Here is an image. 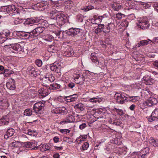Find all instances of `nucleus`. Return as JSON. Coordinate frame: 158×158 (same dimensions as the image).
I'll return each mask as SVG.
<instances>
[{"mask_svg": "<svg viewBox=\"0 0 158 158\" xmlns=\"http://www.w3.org/2000/svg\"><path fill=\"white\" fill-rule=\"evenodd\" d=\"M114 98L116 100L117 102L120 104H123L125 101H130L133 100V99L135 98V97H129L127 94L123 92H120L119 93L117 92L114 95Z\"/></svg>", "mask_w": 158, "mask_h": 158, "instance_id": "nucleus-1", "label": "nucleus"}, {"mask_svg": "<svg viewBox=\"0 0 158 158\" xmlns=\"http://www.w3.org/2000/svg\"><path fill=\"white\" fill-rule=\"evenodd\" d=\"M53 13L55 16H56L57 24L59 26L64 25L65 23L66 17L62 13V11H59L55 10Z\"/></svg>", "mask_w": 158, "mask_h": 158, "instance_id": "nucleus-2", "label": "nucleus"}, {"mask_svg": "<svg viewBox=\"0 0 158 158\" xmlns=\"http://www.w3.org/2000/svg\"><path fill=\"white\" fill-rule=\"evenodd\" d=\"M16 40V39L14 38L9 39L8 40L11 43L10 44V45H6L5 47H6L7 46L10 45L13 50L17 52V53H18V52L21 51L22 50L23 47L21 46L20 44L15 43Z\"/></svg>", "mask_w": 158, "mask_h": 158, "instance_id": "nucleus-3", "label": "nucleus"}, {"mask_svg": "<svg viewBox=\"0 0 158 158\" xmlns=\"http://www.w3.org/2000/svg\"><path fill=\"white\" fill-rule=\"evenodd\" d=\"M82 30L79 28H71L67 31L66 33L69 35L81 36Z\"/></svg>", "mask_w": 158, "mask_h": 158, "instance_id": "nucleus-4", "label": "nucleus"}, {"mask_svg": "<svg viewBox=\"0 0 158 158\" xmlns=\"http://www.w3.org/2000/svg\"><path fill=\"white\" fill-rule=\"evenodd\" d=\"M49 5V2L47 1H43L34 5V6L35 7L37 8L38 10L42 11L47 8Z\"/></svg>", "mask_w": 158, "mask_h": 158, "instance_id": "nucleus-5", "label": "nucleus"}, {"mask_svg": "<svg viewBox=\"0 0 158 158\" xmlns=\"http://www.w3.org/2000/svg\"><path fill=\"white\" fill-rule=\"evenodd\" d=\"M24 145L26 148H29L31 150H35L38 149L37 143L35 141L25 142Z\"/></svg>", "mask_w": 158, "mask_h": 158, "instance_id": "nucleus-6", "label": "nucleus"}, {"mask_svg": "<svg viewBox=\"0 0 158 158\" xmlns=\"http://www.w3.org/2000/svg\"><path fill=\"white\" fill-rule=\"evenodd\" d=\"M45 27L42 26L36 27L32 30L33 36L35 37L39 35L40 34L42 33L45 30Z\"/></svg>", "mask_w": 158, "mask_h": 158, "instance_id": "nucleus-7", "label": "nucleus"}, {"mask_svg": "<svg viewBox=\"0 0 158 158\" xmlns=\"http://www.w3.org/2000/svg\"><path fill=\"white\" fill-rule=\"evenodd\" d=\"M74 82L77 84H82L85 81V78L82 75L80 74L76 75L73 77Z\"/></svg>", "mask_w": 158, "mask_h": 158, "instance_id": "nucleus-8", "label": "nucleus"}, {"mask_svg": "<svg viewBox=\"0 0 158 158\" xmlns=\"http://www.w3.org/2000/svg\"><path fill=\"white\" fill-rule=\"evenodd\" d=\"M139 26L140 28L142 29H145L148 27L149 24L146 18H144L143 19H140L139 20Z\"/></svg>", "mask_w": 158, "mask_h": 158, "instance_id": "nucleus-9", "label": "nucleus"}, {"mask_svg": "<svg viewBox=\"0 0 158 158\" xmlns=\"http://www.w3.org/2000/svg\"><path fill=\"white\" fill-rule=\"evenodd\" d=\"M6 10L7 13L11 16L13 14L19 13L16 10L15 6L13 5H8L6 8Z\"/></svg>", "mask_w": 158, "mask_h": 158, "instance_id": "nucleus-10", "label": "nucleus"}, {"mask_svg": "<svg viewBox=\"0 0 158 158\" xmlns=\"http://www.w3.org/2000/svg\"><path fill=\"white\" fill-rule=\"evenodd\" d=\"M44 106V104L42 102H40L35 103L34 105L33 109L34 111L38 113L42 110Z\"/></svg>", "mask_w": 158, "mask_h": 158, "instance_id": "nucleus-11", "label": "nucleus"}, {"mask_svg": "<svg viewBox=\"0 0 158 158\" xmlns=\"http://www.w3.org/2000/svg\"><path fill=\"white\" fill-rule=\"evenodd\" d=\"M13 19L14 23L15 24L18 25L20 24L22 22V19H19L20 14L18 13L14 14L11 15Z\"/></svg>", "mask_w": 158, "mask_h": 158, "instance_id": "nucleus-12", "label": "nucleus"}, {"mask_svg": "<svg viewBox=\"0 0 158 158\" xmlns=\"http://www.w3.org/2000/svg\"><path fill=\"white\" fill-rule=\"evenodd\" d=\"M145 104L148 106H152L156 105L157 103V99L153 97L149 98L145 102Z\"/></svg>", "mask_w": 158, "mask_h": 158, "instance_id": "nucleus-13", "label": "nucleus"}, {"mask_svg": "<svg viewBox=\"0 0 158 158\" xmlns=\"http://www.w3.org/2000/svg\"><path fill=\"white\" fill-rule=\"evenodd\" d=\"M7 88L10 90H14L16 89L15 81L13 79L9 80L8 82L6 83Z\"/></svg>", "mask_w": 158, "mask_h": 158, "instance_id": "nucleus-14", "label": "nucleus"}, {"mask_svg": "<svg viewBox=\"0 0 158 158\" xmlns=\"http://www.w3.org/2000/svg\"><path fill=\"white\" fill-rule=\"evenodd\" d=\"M39 21V19L35 18H28L26 19L23 24L25 25H31V26H32L31 24L38 23Z\"/></svg>", "mask_w": 158, "mask_h": 158, "instance_id": "nucleus-15", "label": "nucleus"}, {"mask_svg": "<svg viewBox=\"0 0 158 158\" xmlns=\"http://www.w3.org/2000/svg\"><path fill=\"white\" fill-rule=\"evenodd\" d=\"M148 120L150 122L158 120V108L155 109L152 112Z\"/></svg>", "mask_w": 158, "mask_h": 158, "instance_id": "nucleus-16", "label": "nucleus"}, {"mask_svg": "<svg viewBox=\"0 0 158 158\" xmlns=\"http://www.w3.org/2000/svg\"><path fill=\"white\" fill-rule=\"evenodd\" d=\"M43 79L44 80L43 81V82H44L43 83V84L44 85V86H46L47 85L45 82H46V81H49V82H53L55 80V78L52 74H47L45 76Z\"/></svg>", "mask_w": 158, "mask_h": 158, "instance_id": "nucleus-17", "label": "nucleus"}, {"mask_svg": "<svg viewBox=\"0 0 158 158\" xmlns=\"http://www.w3.org/2000/svg\"><path fill=\"white\" fill-rule=\"evenodd\" d=\"M38 93L39 96H42L43 98L45 97L49 94L48 89L46 88L40 89L38 91Z\"/></svg>", "mask_w": 158, "mask_h": 158, "instance_id": "nucleus-18", "label": "nucleus"}, {"mask_svg": "<svg viewBox=\"0 0 158 158\" xmlns=\"http://www.w3.org/2000/svg\"><path fill=\"white\" fill-rule=\"evenodd\" d=\"M143 79L145 81V83L146 85H151L155 82V80L151 78L150 76L148 75H145L143 77Z\"/></svg>", "mask_w": 158, "mask_h": 158, "instance_id": "nucleus-19", "label": "nucleus"}, {"mask_svg": "<svg viewBox=\"0 0 158 158\" xmlns=\"http://www.w3.org/2000/svg\"><path fill=\"white\" fill-rule=\"evenodd\" d=\"M102 27V31L105 33H108L110 32V29L111 27L114 25L113 23H110L107 25H104L103 24H101Z\"/></svg>", "mask_w": 158, "mask_h": 158, "instance_id": "nucleus-20", "label": "nucleus"}, {"mask_svg": "<svg viewBox=\"0 0 158 158\" xmlns=\"http://www.w3.org/2000/svg\"><path fill=\"white\" fill-rule=\"evenodd\" d=\"M9 116L8 115L3 116L0 119L1 125H7L9 123Z\"/></svg>", "mask_w": 158, "mask_h": 158, "instance_id": "nucleus-21", "label": "nucleus"}, {"mask_svg": "<svg viewBox=\"0 0 158 158\" xmlns=\"http://www.w3.org/2000/svg\"><path fill=\"white\" fill-rule=\"evenodd\" d=\"M50 69L58 73L59 75H61V73L60 71L61 66L60 64H57L56 65L54 64L53 65L51 66Z\"/></svg>", "mask_w": 158, "mask_h": 158, "instance_id": "nucleus-22", "label": "nucleus"}, {"mask_svg": "<svg viewBox=\"0 0 158 158\" xmlns=\"http://www.w3.org/2000/svg\"><path fill=\"white\" fill-rule=\"evenodd\" d=\"M55 12V10L52 11L50 13V19L49 22L51 25H55L57 23V20H56V16H55L53 14Z\"/></svg>", "mask_w": 158, "mask_h": 158, "instance_id": "nucleus-23", "label": "nucleus"}, {"mask_svg": "<svg viewBox=\"0 0 158 158\" xmlns=\"http://www.w3.org/2000/svg\"><path fill=\"white\" fill-rule=\"evenodd\" d=\"M74 53V51L73 49L72 48L69 47L64 52V55L66 57H69L73 55Z\"/></svg>", "mask_w": 158, "mask_h": 158, "instance_id": "nucleus-24", "label": "nucleus"}, {"mask_svg": "<svg viewBox=\"0 0 158 158\" xmlns=\"http://www.w3.org/2000/svg\"><path fill=\"white\" fill-rule=\"evenodd\" d=\"M9 106L7 102V100L0 99V108L1 109H5L7 108Z\"/></svg>", "mask_w": 158, "mask_h": 158, "instance_id": "nucleus-25", "label": "nucleus"}, {"mask_svg": "<svg viewBox=\"0 0 158 158\" xmlns=\"http://www.w3.org/2000/svg\"><path fill=\"white\" fill-rule=\"evenodd\" d=\"M47 49L49 52L54 53L58 50V48L55 45H51L48 46Z\"/></svg>", "mask_w": 158, "mask_h": 158, "instance_id": "nucleus-26", "label": "nucleus"}, {"mask_svg": "<svg viewBox=\"0 0 158 158\" xmlns=\"http://www.w3.org/2000/svg\"><path fill=\"white\" fill-rule=\"evenodd\" d=\"M97 54L94 53H92L91 54L90 58L92 62L98 65L99 64V61L97 57Z\"/></svg>", "mask_w": 158, "mask_h": 158, "instance_id": "nucleus-27", "label": "nucleus"}, {"mask_svg": "<svg viewBox=\"0 0 158 158\" xmlns=\"http://www.w3.org/2000/svg\"><path fill=\"white\" fill-rule=\"evenodd\" d=\"M22 36L26 38V39L29 38H34L32 31L23 33L22 34Z\"/></svg>", "mask_w": 158, "mask_h": 158, "instance_id": "nucleus-28", "label": "nucleus"}, {"mask_svg": "<svg viewBox=\"0 0 158 158\" xmlns=\"http://www.w3.org/2000/svg\"><path fill=\"white\" fill-rule=\"evenodd\" d=\"M74 107L75 109H78L81 111L85 109L84 105L81 103H79L75 104Z\"/></svg>", "mask_w": 158, "mask_h": 158, "instance_id": "nucleus-29", "label": "nucleus"}, {"mask_svg": "<svg viewBox=\"0 0 158 158\" xmlns=\"http://www.w3.org/2000/svg\"><path fill=\"white\" fill-rule=\"evenodd\" d=\"M104 18V15L101 16V18H98V19H96L95 18H92L91 19V22L93 24H98L101 23Z\"/></svg>", "mask_w": 158, "mask_h": 158, "instance_id": "nucleus-30", "label": "nucleus"}, {"mask_svg": "<svg viewBox=\"0 0 158 158\" xmlns=\"http://www.w3.org/2000/svg\"><path fill=\"white\" fill-rule=\"evenodd\" d=\"M60 87V85L59 84L56 83H53L51 84L49 87L50 89L56 90L59 89Z\"/></svg>", "mask_w": 158, "mask_h": 158, "instance_id": "nucleus-31", "label": "nucleus"}, {"mask_svg": "<svg viewBox=\"0 0 158 158\" xmlns=\"http://www.w3.org/2000/svg\"><path fill=\"white\" fill-rule=\"evenodd\" d=\"M19 142L18 141H15L11 143L10 144V146L13 147L12 148H18L19 147Z\"/></svg>", "mask_w": 158, "mask_h": 158, "instance_id": "nucleus-32", "label": "nucleus"}, {"mask_svg": "<svg viewBox=\"0 0 158 158\" xmlns=\"http://www.w3.org/2000/svg\"><path fill=\"white\" fill-rule=\"evenodd\" d=\"M59 114H67V110L65 107H59Z\"/></svg>", "mask_w": 158, "mask_h": 158, "instance_id": "nucleus-33", "label": "nucleus"}, {"mask_svg": "<svg viewBox=\"0 0 158 158\" xmlns=\"http://www.w3.org/2000/svg\"><path fill=\"white\" fill-rule=\"evenodd\" d=\"M151 40L149 39L147 40H143L140 41V44H141L142 46H144L151 43Z\"/></svg>", "mask_w": 158, "mask_h": 158, "instance_id": "nucleus-34", "label": "nucleus"}, {"mask_svg": "<svg viewBox=\"0 0 158 158\" xmlns=\"http://www.w3.org/2000/svg\"><path fill=\"white\" fill-rule=\"evenodd\" d=\"M14 132L15 130L13 129L9 128L7 131L6 133L9 135V136L11 137L13 135Z\"/></svg>", "mask_w": 158, "mask_h": 158, "instance_id": "nucleus-35", "label": "nucleus"}, {"mask_svg": "<svg viewBox=\"0 0 158 158\" xmlns=\"http://www.w3.org/2000/svg\"><path fill=\"white\" fill-rule=\"evenodd\" d=\"M24 114L25 115L30 116L32 114V111L29 109H26L24 112Z\"/></svg>", "mask_w": 158, "mask_h": 158, "instance_id": "nucleus-36", "label": "nucleus"}, {"mask_svg": "<svg viewBox=\"0 0 158 158\" xmlns=\"http://www.w3.org/2000/svg\"><path fill=\"white\" fill-rule=\"evenodd\" d=\"M27 70L31 74H34L35 73V68L32 66H29L27 68Z\"/></svg>", "mask_w": 158, "mask_h": 158, "instance_id": "nucleus-37", "label": "nucleus"}, {"mask_svg": "<svg viewBox=\"0 0 158 158\" xmlns=\"http://www.w3.org/2000/svg\"><path fill=\"white\" fill-rule=\"evenodd\" d=\"M102 26L101 24H99L98 27L94 30V32L96 33H98L102 31V27L103 26Z\"/></svg>", "mask_w": 158, "mask_h": 158, "instance_id": "nucleus-38", "label": "nucleus"}, {"mask_svg": "<svg viewBox=\"0 0 158 158\" xmlns=\"http://www.w3.org/2000/svg\"><path fill=\"white\" fill-rule=\"evenodd\" d=\"M99 98L97 97L91 98L89 99V101L92 103H96L97 102H100V101L98 100Z\"/></svg>", "mask_w": 158, "mask_h": 158, "instance_id": "nucleus-39", "label": "nucleus"}, {"mask_svg": "<svg viewBox=\"0 0 158 158\" xmlns=\"http://www.w3.org/2000/svg\"><path fill=\"white\" fill-rule=\"evenodd\" d=\"M3 73L5 75V76H7L11 74L12 71L8 69H5Z\"/></svg>", "mask_w": 158, "mask_h": 158, "instance_id": "nucleus-40", "label": "nucleus"}, {"mask_svg": "<svg viewBox=\"0 0 158 158\" xmlns=\"http://www.w3.org/2000/svg\"><path fill=\"white\" fill-rule=\"evenodd\" d=\"M122 6L119 4H114V5L113 8L115 11H118L121 8Z\"/></svg>", "mask_w": 158, "mask_h": 158, "instance_id": "nucleus-41", "label": "nucleus"}, {"mask_svg": "<svg viewBox=\"0 0 158 158\" xmlns=\"http://www.w3.org/2000/svg\"><path fill=\"white\" fill-rule=\"evenodd\" d=\"M114 110L115 112H116V113H117L118 114H119L120 115H122L124 114L123 110L121 109H117L116 108H115Z\"/></svg>", "mask_w": 158, "mask_h": 158, "instance_id": "nucleus-42", "label": "nucleus"}, {"mask_svg": "<svg viewBox=\"0 0 158 158\" xmlns=\"http://www.w3.org/2000/svg\"><path fill=\"white\" fill-rule=\"evenodd\" d=\"M8 39V38H6V37H5L2 35V34H1L0 35V43L1 44H2L6 40H7Z\"/></svg>", "mask_w": 158, "mask_h": 158, "instance_id": "nucleus-43", "label": "nucleus"}, {"mask_svg": "<svg viewBox=\"0 0 158 158\" xmlns=\"http://www.w3.org/2000/svg\"><path fill=\"white\" fill-rule=\"evenodd\" d=\"M151 144L155 147H158V140L153 139L150 142Z\"/></svg>", "mask_w": 158, "mask_h": 158, "instance_id": "nucleus-44", "label": "nucleus"}, {"mask_svg": "<svg viewBox=\"0 0 158 158\" xmlns=\"http://www.w3.org/2000/svg\"><path fill=\"white\" fill-rule=\"evenodd\" d=\"M76 18L79 22H82L83 21L84 16L81 14H78L77 15Z\"/></svg>", "mask_w": 158, "mask_h": 158, "instance_id": "nucleus-45", "label": "nucleus"}, {"mask_svg": "<svg viewBox=\"0 0 158 158\" xmlns=\"http://www.w3.org/2000/svg\"><path fill=\"white\" fill-rule=\"evenodd\" d=\"M35 63L38 67H41L42 64V60L39 59H37L35 61Z\"/></svg>", "mask_w": 158, "mask_h": 158, "instance_id": "nucleus-46", "label": "nucleus"}, {"mask_svg": "<svg viewBox=\"0 0 158 158\" xmlns=\"http://www.w3.org/2000/svg\"><path fill=\"white\" fill-rule=\"evenodd\" d=\"M67 120H68V121L69 123L73 122L74 121V117L73 115H69L68 117H67Z\"/></svg>", "mask_w": 158, "mask_h": 158, "instance_id": "nucleus-47", "label": "nucleus"}, {"mask_svg": "<svg viewBox=\"0 0 158 158\" xmlns=\"http://www.w3.org/2000/svg\"><path fill=\"white\" fill-rule=\"evenodd\" d=\"M83 140V138L82 136H80L79 137L77 138L76 140V142L78 144H80L82 140Z\"/></svg>", "mask_w": 158, "mask_h": 158, "instance_id": "nucleus-48", "label": "nucleus"}, {"mask_svg": "<svg viewBox=\"0 0 158 158\" xmlns=\"http://www.w3.org/2000/svg\"><path fill=\"white\" fill-rule=\"evenodd\" d=\"M89 147V144L88 143L85 142L82 145V148L83 150H86Z\"/></svg>", "mask_w": 158, "mask_h": 158, "instance_id": "nucleus-49", "label": "nucleus"}, {"mask_svg": "<svg viewBox=\"0 0 158 158\" xmlns=\"http://www.w3.org/2000/svg\"><path fill=\"white\" fill-rule=\"evenodd\" d=\"M36 134L37 133L35 131L31 130L30 129H29L28 135L31 136H35L36 135Z\"/></svg>", "mask_w": 158, "mask_h": 158, "instance_id": "nucleus-50", "label": "nucleus"}, {"mask_svg": "<svg viewBox=\"0 0 158 158\" xmlns=\"http://www.w3.org/2000/svg\"><path fill=\"white\" fill-rule=\"evenodd\" d=\"M70 96L72 102L75 101L78 98V95L76 94H74Z\"/></svg>", "mask_w": 158, "mask_h": 158, "instance_id": "nucleus-51", "label": "nucleus"}, {"mask_svg": "<svg viewBox=\"0 0 158 158\" xmlns=\"http://www.w3.org/2000/svg\"><path fill=\"white\" fill-rule=\"evenodd\" d=\"M43 148L44 150L45 151H48L50 149V147L49 146L45 144L43 146Z\"/></svg>", "mask_w": 158, "mask_h": 158, "instance_id": "nucleus-52", "label": "nucleus"}, {"mask_svg": "<svg viewBox=\"0 0 158 158\" xmlns=\"http://www.w3.org/2000/svg\"><path fill=\"white\" fill-rule=\"evenodd\" d=\"M60 132L64 134L69 133L70 132V130L68 129H61Z\"/></svg>", "mask_w": 158, "mask_h": 158, "instance_id": "nucleus-53", "label": "nucleus"}, {"mask_svg": "<svg viewBox=\"0 0 158 158\" xmlns=\"http://www.w3.org/2000/svg\"><path fill=\"white\" fill-rule=\"evenodd\" d=\"M2 34L3 36H5V37L7 38L10 36V32L9 31H7L5 32V33H3Z\"/></svg>", "mask_w": 158, "mask_h": 158, "instance_id": "nucleus-54", "label": "nucleus"}, {"mask_svg": "<svg viewBox=\"0 0 158 158\" xmlns=\"http://www.w3.org/2000/svg\"><path fill=\"white\" fill-rule=\"evenodd\" d=\"M123 14L121 13H117L116 14V18L118 19H120L122 18L123 16Z\"/></svg>", "mask_w": 158, "mask_h": 158, "instance_id": "nucleus-55", "label": "nucleus"}, {"mask_svg": "<svg viewBox=\"0 0 158 158\" xmlns=\"http://www.w3.org/2000/svg\"><path fill=\"white\" fill-rule=\"evenodd\" d=\"M86 126V124L85 123H83L80 125L79 128L81 130H82L85 128Z\"/></svg>", "mask_w": 158, "mask_h": 158, "instance_id": "nucleus-56", "label": "nucleus"}, {"mask_svg": "<svg viewBox=\"0 0 158 158\" xmlns=\"http://www.w3.org/2000/svg\"><path fill=\"white\" fill-rule=\"evenodd\" d=\"M52 112L55 114L59 113V107L56 108L52 110Z\"/></svg>", "mask_w": 158, "mask_h": 158, "instance_id": "nucleus-57", "label": "nucleus"}, {"mask_svg": "<svg viewBox=\"0 0 158 158\" xmlns=\"http://www.w3.org/2000/svg\"><path fill=\"white\" fill-rule=\"evenodd\" d=\"M67 86L69 87L72 89L75 86V84L73 82H70L68 84Z\"/></svg>", "mask_w": 158, "mask_h": 158, "instance_id": "nucleus-58", "label": "nucleus"}, {"mask_svg": "<svg viewBox=\"0 0 158 158\" xmlns=\"http://www.w3.org/2000/svg\"><path fill=\"white\" fill-rule=\"evenodd\" d=\"M94 8V7L92 6H87L86 8H85V10L86 11H88L89 10H92Z\"/></svg>", "mask_w": 158, "mask_h": 158, "instance_id": "nucleus-59", "label": "nucleus"}, {"mask_svg": "<svg viewBox=\"0 0 158 158\" xmlns=\"http://www.w3.org/2000/svg\"><path fill=\"white\" fill-rule=\"evenodd\" d=\"M101 2V0H90V2L93 4H96L97 2Z\"/></svg>", "mask_w": 158, "mask_h": 158, "instance_id": "nucleus-60", "label": "nucleus"}, {"mask_svg": "<svg viewBox=\"0 0 158 158\" xmlns=\"http://www.w3.org/2000/svg\"><path fill=\"white\" fill-rule=\"evenodd\" d=\"M70 96H66L65 98V99H66V100L68 102H72L71 98L70 97Z\"/></svg>", "mask_w": 158, "mask_h": 158, "instance_id": "nucleus-61", "label": "nucleus"}, {"mask_svg": "<svg viewBox=\"0 0 158 158\" xmlns=\"http://www.w3.org/2000/svg\"><path fill=\"white\" fill-rule=\"evenodd\" d=\"M112 124L116 126H120V125L122 124V122L120 121H119L116 122H114L113 123H112Z\"/></svg>", "mask_w": 158, "mask_h": 158, "instance_id": "nucleus-62", "label": "nucleus"}, {"mask_svg": "<svg viewBox=\"0 0 158 158\" xmlns=\"http://www.w3.org/2000/svg\"><path fill=\"white\" fill-rule=\"evenodd\" d=\"M154 8L158 11V3H155L153 5Z\"/></svg>", "mask_w": 158, "mask_h": 158, "instance_id": "nucleus-63", "label": "nucleus"}, {"mask_svg": "<svg viewBox=\"0 0 158 158\" xmlns=\"http://www.w3.org/2000/svg\"><path fill=\"white\" fill-rule=\"evenodd\" d=\"M59 138L57 136H55L53 138V140L56 143L58 142L59 140Z\"/></svg>", "mask_w": 158, "mask_h": 158, "instance_id": "nucleus-64", "label": "nucleus"}]
</instances>
